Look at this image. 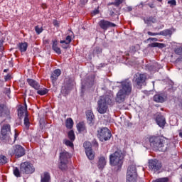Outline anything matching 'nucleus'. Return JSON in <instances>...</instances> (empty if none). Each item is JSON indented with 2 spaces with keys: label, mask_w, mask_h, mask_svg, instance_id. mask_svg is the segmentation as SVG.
Instances as JSON below:
<instances>
[{
  "label": "nucleus",
  "mask_w": 182,
  "mask_h": 182,
  "mask_svg": "<svg viewBox=\"0 0 182 182\" xmlns=\"http://www.w3.org/2000/svg\"><path fill=\"white\" fill-rule=\"evenodd\" d=\"M88 1L89 0H80V5L81 6H85V5L87 4Z\"/></svg>",
  "instance_id": "44"
},
{
  "label": "nucleus",
  "mask_w": 182,
  "mask_h": 182,
  "mask_svg": "<svg viewBox=\"0 0 182 182\" xmlns=\"http://www.w3.org/2000/svg\"><path fill=\"white\" fill-rule=\"evenodd\" d=\"M53 24L54 26H59V22L57 20H54Z\"/></svg>",
  "instance_id": "49"
},
{
  "label": "nucleus",
  "mask_w": 182,
  "mask_h": 182,
  "mask_svg": "<svg viewBox=\"0 0 182 182\" xmlns=\"http://www.w3.org/2000/svg\"><path fill=\"white\" fill-rule=\"evenodd\" d=\"M4 92L6 95H9L11 93V89L5 88Z\"/></svg>",
  "instance_id": "48"
},
{
  "label": "nucleus",
  "mask_w": 182,
  "mask_h": 182,
  "mask_svg": "<svg viewBox=\"0 0 182 182\" xmlns=\"http://www.w3.org/2000/svg\"><path fill=\"white\" fill-rule=\"evenodd\" d=\"M1 57L0 56V60H1Z\"/></svg>",
  "instance_id": "63"
},
{
  "label": "nucleus",
  "mask_w": 182,
  "mask_h": 182,
  "mask_svg": "<svg viewBox=\"0 0 182 182\" xmlns=\"http://www.w3.org/2000/svg\"><path fill=\"white\" fill-rule=\"evenodd\" d=\"M106 164H107L106 157L103 156H100L97 164L98 168H100V170H103L105 167H106Z\"/></svg>",
  "instance_id": "17"
},
{
  "label": "nucleus",
  "mask_w": 182,
  "mask_h": 182,
  "mask_svg": "<svg viewBox=\"0 0 182 182\" xmlns=\"http://www.w3.org/2000/svg\"><path fill=\"white\" fill-rule=\"evenodd\" d=\"M158 2H163V0H157Z\"/></svg>",
  "instance_id": "59"
},
{
  "label": "nucleus",
  "mask_w": 182,
  "mask_h": 182,
  "mask_svg": "<svg viewBox=\"0 0 182 182\" xmlns=\"http://www.w3.org/2000/svg\"><path fill=\"white\" fill-rule=\"evenodd\" d=\"M19 136V133H18V131L15 129V134H14V141H16V139Z\"/></svg>",
  "instance_id": "46"
},
{
  "label": "nucleus",
  "mask_w": 182,
  "mask_h": 182,
  "mask_svg": "<svg viewBox=\"0 0 182 182\" xmlns=\"http://www.w3.org/2000/svg\"><path fill=\"white\" fill-rule=\"evenodd\" d=\"M127 9H128V11H129V12H130V11L132 10V7H130V6L127 7Z\"/></svg>",
  "instance_id": "55"
},
{
  "label": "nucleus",
  "mask_w": 182,
  "mask_h": 182,
  "mask_svg": "<svg viewBox=\"0 0 182 182\" xmlns=\"http://www.w3.org/2000/svg\"><path fill=\"white\" fill-rule=\"evenodd\" d=\"M166 99L167 95L164 92L157 93L153 97L154 102H156V103H164Z\"/></svg>",
  "instance_id": "15"
},
{
  "label": "nucleus",
  "mask_w": 182,
  "mask_h": 182,
  "mask_svg": "<svg viewBox=\"0 0 182 182\" xmlns=\"http://www.w3.org/2000/svg\"><path fill=\"white\" fill-rule=\"evenodd\" d=\"M168 4H169L171 6H176V5H177V1H176V0H170L168 1Z\"/></svg>",
  "instance_id": "43"
},
{
  "label": "nucleus",
  "mask_w": 182,
  "mask_h": 182,
  "mask_svg": "<svg viewBox=\"0 0 182 182\" xmlns=\"http://www.w3.org/2000/svg\"><path fill=\"white\" fill-rule=\"evenodd\" d=\"M146 80H147V75L146 74H141L137 73L133 78V83L138 86V87H141L146 83Z\"/></svg>",
  "instance_id": "10"
},
{
  "label": "nucleus",
  "mask_w": 182,
  "mask_h": 182,
  "mask_svg": "<svg viewBox=\"0 0 182 182\" xmlns=\"http://www.w3.org/2000/svg\"><path fill=\"white\" fill-rule=\"evenodd\" d=\"M11 114V111L8 106H6V102L4 99L0 100V117L6 118Z\"/></svg>",
  "instance_id": "12"
},
{
  "label": "nucleus",
  "mask_w": 182,
  "mask_h": 182,
  "mask_svg": "<svg viewBox=\"0 0 182 182\" xmlns=\"http://www.w3.org/2000/svg\"><path fill=\"white\" fill-rule=\"evenodd\" d=\"M175 53L176 55H182V46L178 47L175 49Z\"/></svg>",
  "instance_id": "41"
},
{
  "label": "nucleus",
  "mask_w": 182,
  "mask_h": 182,
  "mask_svg": "<svg viewBox=\"0 0 182 182\" xmlns=\"http://www.w3.org/2000/svg\"><path fill=\"white\" fill-rule=\"evenodd\" d=\"M65 127L67 129H72V127H73V119H72V118H68L66 119Z\"/></svg>",
  "instance_id": "31"
},
{
  "label": "nucleus",
  "mask_w": 182,
  "mask_h": 182,
  "mask_svg": "<svg viewBox=\"0 0 182 182\" xmlns=\"http://www.w3.org/2000/svg\"><path fill=\"white\" fill-rule=\"evenodd\" d=\"M119 90L117 93L115 102L117 103H123L126 100L127 96H130L132 94V82L128 80L122 81L119 86Z\"/></svg>",
  "instance_id": "1"
},
{
  "label": "nucleus",
  "mask_w": 182,
  "mask_h": 182,
  "mask_svg": "<svg viewBox=\"0 0 182 182\" xmlns=\"http://www.w3.org/2000/svg\"><path fill=\"white\" fill-rule=\"evenodd\" d=\"M44 43H49V40H45Z\"/></svg>",
  "instance_id": "56"
},
{
  "label": "nucleus",
  "mask_w": 182,
  "mask_h": 182,
  "mask_svg": "<svg viewBox=\"0 0 182 182\" xmlns=\"http://www.w3.org/2000/svg\"><path fill=\"white\" fill-rule=\"evenodd\" d=\"M97 136L100 141H107L112 137V132L107 128H102L98 131Z\"/></svg>",
  "instance_id": "11"
},
{
  "label": "nucleus",
  "mask_w": 182,
  "mask_h": 182,
  "mask_svg": "<svg viewBox=\"0 0 182 182\" xmlns=\"http://www.w3.org/2000/svg\"><path fill=\"white\" fill-rule=\"evenodd\" d=\"M179 136L182 139V130H180L179 132Z\"/></svg>",
  "instance_id": "54"
},
{
  "label": "nucleus",
  "mask_w": 182,
  "mask_h": 182,
  "mask_svg": "<svg viewBox=\"0 0 182 182\" xmlns=\"http://www.w3.org/2000/svg\"><path fill=\"white\" fill-rule=\"evenodd\" d=\"M127 182H137V169L136 165H131L128 167Z\"/></svg>",
  "instance_id": "8"
},
{
  "label": "nucleus",
  "mask_w": 182,
  "mask_h": 182,
  "mask_svg": "<svg viewBox=\"0 0 182 182\" xmlns=\"http://www.w3.org/2000/svg\"><path fill=\"white\" fill-rule=\"evenodd\" d=\"M8 70H9L8 69H4V73H6V72H8Z\"/></svg>",
  "instance_id": "57"
},
{
  "label": "nucleus",
  "mask_w": 182,
  "mask_h": 182,
  "mask_svg": "<svg viewBox=\"0 0 182 182\" xmlns=\"http://www.w3.org/2000/svg\"><path fill=\"white\" fill-rule=\"evenodd\" d=\"M10 156H14L16 159H21L25 156V148L21 145H14L9 151Z\"/></svg>",
  "instance_id": "6"
},
{
  "label": "nucleus",
  "mask_w": 182,
  "mask_h": 182,
  "mask_svg": "<svg viewBox=\"0 0 182 182\" xmlns=\"http://www.w3.org/2000/svg\"><path fill=\"white\" fill-rule=\"evenodd\" d=\"M21 173L23 174H33L35 173V166L29 161H25L20 164Z\"/></svg>",
  "instance_id": "9"
},
{
  "label": "nucleus",
  "mask_w": 182,
  "mask_h": 182,
  "mask_svg": "<svg viewBox=\"0 0 182 182\" xmlns=\"http://www.w3.org/2000/svg\"><path fill=\"white\" fill-rule=\"evenodd\" d=\"M9 134H11V125L4 124L1 129L0 142L4 144H12V139Z\"/></svg>",
  "instance_id": "4"
},
{
  "label": "nucleus",
  "mask_w": 182,
  "mask_h": 182,
  "mask_svg": "<svg viewBox=\"0 0 182 182\" xmlns=\"http://www.w3.org/2000/svg\"><path fill=\"white\" fill-rule=\"evenodd\" d=\"M70 164H72L70 162H63L60 161L58 168L61 170V171H68L70 168Z\"/></svg>",
  "instance_id": "19"
},
{
  "label": "nucleus",
  "mask_w": 182,
  "mask_h": 182,
  "mask_svg": "<svg viewBox=\"0 0 182 182\" xmlns=\"http://www.w3.org/2000/svg\"><path fill=\"white\" fill-rule=\"evenodd\" d=\"M85 153L89 160H93V159H95V154L93 153L92 148L90 149L85 150Z\"/></svg>",
  "instance_id": "28"
},
{
  "label": "nucleus",
  "mask_w": 182,
  "mask_h": 182,
  "mask_svg": "<svg viewBox=\"0 0 182 182\" xmlns=\"http://www.w3.org/2000/svg\"><path fill=\"white\" fill-rule=\"evenodd\" d=\"M163 167V164L159 159H149L148 161V168L152 173H157L160 171Z\"/></svg>",
  "instance_id": "7"
},
{
  "label": "nucleus",
  "mask_w": 182,
  "mask_h": 182,
  "mask_svg": "<svg viewBox=\"0 0 182 182\" xmlns=\"http://www.w3.org/2000/svg\"><path fill=\"white\" fill-rule=\"evenodd\" d=\"M83 147L85 149V150H89L92 149V144L89 141H85L83 144Z\"/></svg>",
  "instance_id": "40"
},
{
  "label": "nucleus",
  "mask_w": 182,
  "mask_h": 182,
  "mask_svg": "<svg viewBox=\"0 0 182 182\" xmlns=\"http://www.w3.org/2000/svg\"><path fill=\"white\" fill-rule=\"evenodd\" d=\"M52 43H53L52 45L53 50H54V52H55L57 55H60L62 53V50H60V48L58 46V41L56 39L53 40Z\"/></svg>",
  "instance_id": "22"
},
{
  "label": "nucleus",
  "mask_w": 182,
  "mask_h": 182,
  "mask_svg": "<svg viewBox=\"0 0 182 182\" xmlns=\"http://www.w3.org/2000/svg\"><path fill=\"white\" fill-rule=\"evenodd\" d=\"M149 48H159V49H163L166 48V44L161 43H151L148 45Z\"/></svg>",
  "instance_id": "25"
},
{
  "label": "nucleus",
  "mask_w": 182,
  "mask_h": 182,
  "mask_svg": "<svg viewBox=\"0 0 182 182\" xmlns=\"http://www.w3.org/2000/svg\"><path fill=\"white\" fill-rule=\"evenodd\" d=\"M147 35H149V36H156L157 35H160V33H153L151 31H148Z\"/></svg>",
  "instance_id": "45"
},
{
  "label": "nucleus",
  "mask_w": 182,
  "mask_h": 182,
  "mask_svg": "<svg viewBox=\"0 0 182 182\" xmlns=\"http://www.w3.org/2000/svg\"><path fill=\"white\" fill-rule=\"evenodd\" d=\"M114 14V12L112 11V12L111 13V14Z\"/></svg>",
  "instance_id": "62"
},
{
  "label": "nucleus",
  "mask_w": 182,
  "mask_h": 182,
  "mask_svg": "<svg viewBox=\"0 0 182 182\" xmlns=\"http://www.w3.org/2000/svg\"><path fill=\"white\" fill-rule=\"evenodd\" d=\"M26 82L28 85H29L31 87H33V89H35V90H39L41 89V85L39 82H38V81L32 78H28Z\"/></svg>",
  "instance_id": "16"
},
{
  "label": "nucleus",
  "mask_w": 182,
  "mask_h": 182,
  "mask_svg": "<svg viewBox=\"0 0 182 182\" xmlns=\"http://www.w3.org/2000/svg\"><path fill=\"white\" fill-rule=\"evenodd\" d=\"M65 144L66 146H68L69 147H73V141H72L65 140Z\"/></svg>",
  "instance_id": "42"
},
{
  "label": "nucleus",
  "mask_w": 182,
  "mask_h": 182,
  "mask_svg": "<svg viewBox=\"0 0 182 182\" xmlns=\"http://www.w3.org/2000/svg\"><path fill=\"white\" fill-rule=\"evenodd\" d=\"M124 0H115L114 2L110 3L109 5H114V6H120Z\"/></svg>",
  "instance_id": "38"
},
{
  "label": "nucleus",
  "mask_w": 182,
  "mask_h": 182,
  "mask_svg": "<svg viewBox=\"0 0 182 182\" xmlns=\"http://www.w3.org/2000/svg\"><path fill=\"white\" fill-rule=\"evenodd\" d=\"M62 71L60 69H56L53 71L50 76V80H52L53 83H55L56 80H58L59 75H61Z\"/></svg>",
  "instance_id": "21"
},
{
  "label": "nucleus",
  "mask_w": 182,
  "mask_h": 182,
  "mask_svg": "<svg viewBox=\"0 0 182 182\" xmlns=\"http://www.w3.org/2000/svg\"><path fill=\"white\" fill-rule=\"evenodd\" d=\"M99 0H93L94 2H97Z\"/></svg>",
  "instance_id": "61"
},
{
  "label": "nucleus",
  "mask_w": 182,
  "mask_h": 182,
  "mask_svg": "<svg viewBox=\"0 0 182 182\" xmlns=\"http://www.w3.org/2000/svg\"><path fill=\"white\" fill-rule=\"evenodd\" d=\"M107 105H113V95H105L100 97V100L97 102V112L100 114H105L109 110V107Z\"/></svg>",
  "instance_id": "2"
},
{
  "label": "nucleus",
  "mask_w": 182,
  "mask_h": 182,
  "mask_svg": "<svg viewBox=\"0 0 182 182\" xmlns=\"http://www.w3.org/2000/svg\"><path fill=\"white\" fill-rule=\"evenodd\" d=\"M37 90V94L39 95L40 96H45V95H48V92H49V90L46 88H40L39 90Z\"/></svg>",
  "instance_id": "29"
},
{
  "label": "nucleus",
  "mask_w": 182,
  "mask_h": 182,
  "mask_svg": "<svg viewBox=\"0 0 182 182\" xmlns=\"http://www.w3.org/2000/svg\"><path fill=\"white\" fill-rule=\"evenodd\" d=\"M91 146L95 150H99V143L96 139L92 141Z\"/></svg>",
  "instance_id": "36"
},
{
  "label": "nucleus",
  "mask_w": 182,
  "mask_h": 182,
  "mask_svg": "<svg viewBox=\"0 0 182 182\" xmlns=\"http://www.w3.org/2000/svg\"><path fill=\"white\" fill-rule=\"evenodd\" d=\"M41 6L43 9H46V8H48V6L46 5V4H43Z\"/></svg>",
  "instance_id": "53"
},
{
  "label": "nucleus",
  "mask_w": 182,
  "mask_h": 182,
  "mask_svg": "<svg viewBox=\"0 0 182 182\" xmlns=\"http://www.w3.org/2000/svg\"><path fill=\"white\" fill-rule=\"evenodd\" d=\"M99 26L102 29L103 31H107L109 28H115L116 24L114 23H112L107 20H101L99 23Z\"/></svg>",
  "instance_id": "13"
},
{
  "label": "nucleus",
  "mask_w": 182,
  "mask_h": 182,
  "mask_svg": "<svg viewBox=\"0 0 182 182\" xmlns=\"http://www.w3.org/2000/svg\"><path fill=\"white\" fill-rule=\"evenodd\" d=\"M148 6L153 9V8H156V6H154V4H148Z\"/></svg>",
  "instance_id": "52"
},
{
  "label": "nucleus",
  "mask_w": 182,
  "mask_h": 182,
  "mask_svg": "<svg viewBox=\"0 0 182 182\" xmlns=\"http://www.w3.org/2000/svg\"><path fill=\"white\" fill-rule=\"evenodd\" d=\"M123 160H124V154L120 149L109 155V164L112 167H122L123 166Z\"/></svg>",
  "instance_id": "3"
},
{
  "label": "nucleus",
  "mask_w": 182,
  "mask_h": 182,
  "mask_svg": "<svg viewBox=\"0 0 182 182\" xmlns=\"http://www.w3.org/2000/svg\"><path fill=\"white\" fill-rule=\"evenodd\" d=\"M35 31H36L37 35H40V33H42V32H43V28L39 27V26H36Z\"/></svg>",
  "instance_id": "39"
},
{
  "label": "nucleus",
  "mask_w": 182,
  "mask_h": 182,
  "mask_svg": "<svg viewBox=\"0 0 182 182\" xmlns=\"http://www.w3.org/2000/svg\"><path fill=\"white\" fill-rule=\"evenodd\" d=\"M77 129L78 132H86V125L85 124V122H80L77 124Z\"/></svg>",
  "instance_id": "27"
},
{
  "label": "nucleus",
  "mask_w": 182,
  "mask_h": 182,
  "mask_svg": "<svg viewBox=\"0 0 182 182\" xmlns=\"http://www.w3.org/2000/svg\"><path fill=\"white\" fill-rule=\"evenodd\" d=\"M87 122L89 124H92L95 122V114L92 109H88L86 112Z\"/></svg>",
  "instance_id": "20"
},
{
  "label": "nucleus",
  "mask_w": 182,
  "mask_h": 182,
  "mask_svg": "<svg viewBox=\"0 0 182 182\" xmlns=\"http://www.w3.org/2000/svg\"><path fill=\"white\" fill-rule=\"evenodd\" d=\"M72 155L69 154V152L66 151H63L60 153V161L65 162V163H72Z\"/></svg>",
  "instance_id": "14"
},
{
  "label": "nucleus",
  "mask_w": 182,
  "mask_h": 182,
  "mask_svg": "<svg viewBox=\"0 0 182 182\" xmlns=\"http://www.w3.org/2000/svg\"><path fill=\"white\" fill-rule=\"evenodd\" d=\"M151 147L155 150L163 151V146L166 144V138L161 136H152L149 137Z\"/></svg>",
  "instance_id": "5"
},
{
  "label": "nucleus",
  "mask_w": 182,
  "mask_h": 182,
  "mask_svg": "<svg viewBox=\"0 0 182 182\" xmlns=\"http://www.w3.org/2000/svg\"><path fill=\"white\" fill-rule=\"evenodd\" d=\"M11 79V75L8 74L6 77H5V80H9Z\"/></svg>",
  "instance_id": "50"
},
{
  "label": "nucleus",
  "mask_w": 182,
  "mask_h": 182,
  "mask_svg": "<svg viewBox=\"0 0 182 182\" xmlns=\"http://www.w3.org/2000/svg\"><path fill=\"white\" fill-rule=\"evenodd\" d=\"M61 48H63V49H68V48H69V44H66V43H61Z\"/></svg>",
  "instance_id": "47"
},
{
  "label": "nucleus",
  "mask_w": 182,
  "mask_h": 182,
  "mask_svg": "<svg viewBox=\"0 0 182 182\" xmlns=\"http://www.w3.org/2000/svg\"><path fill=\"white\" fill-rule=\"evenodd\" d=\"M72 42V35L67 36L65 40L60 41V43H65V45H69Z\"/></svg>",
  "instance_id": "32"
},
{
  "label": "nucleus",
  "mask_w": 182,
  "mask_h": 182,
  "mask_svg": "<svg viewBox=\"0 0 182 182\" xmlns=\"http://www.w3.org/2000/svg\"><path fill=\"white\" fill-rule=\"evenodd\" d=\"M28 108L26 107H26H21L20 108H18V116L21 118V117H23V114L25 113V115L26 114V113H28L27 112Z\"/></svg>",
  "instance_id": "24"
},
{
  "label": "nucleus",
  "mask_w": 182,
  "mask_h": 182,
  "mask_svg": "<svg viewBox=\"0 0 182 182\" xmlns=\"http://www.w3.org/2000/svg\"><path fill=\"white\" fill-rule=\"evenodd\" d=\"M41 182H50V174L49 172H44L41 175Z\"/></svg>",
  "instance_id": "23"
},
{
  "label": "nucleus",
  "mask_w": 182,
  "mask_h": 182,
  "mask_svg": "<svg viewBox=\"0 0 182 182\" xmlns=\"http://www.w3.org/2000/svg\"><path fill=\"white\" fill-rule=\"evenodd\" d=\"M8 163V158L4 155H0V166H5Z\"/></svg>",
  "instance_id": "33"
},
{
  "label": "nucleus",
  "mask_w": 182,
  "mask_h": 182,
  "mask_svg": "<svg viewBox=\"0 0 182 182\" xmlns=\"http://www.w3.org/2000/svg\"><path fill=\"white\" fill-rule=\"evenodd\" d=\"M68 139H70L71 141H75V132H73V130H70L68 132Z\"/></svg>",
  "instance_id": "37"
},
{
  "label": "nucleus",
  "mask_w": 182,
  "mask_h": 182,
  "mask_svg": "<svg viewBox=\"0 0 182 182\" xmlns=\"http://www.w3.org/2000/svg\"><path fill=\"white\" fill-rule=\"evenodd\" d=\"M148 41H154L155 42H157L159 40L156 38H149Z\"/></svg>",
  "instance_id": "51"
},
{
  "label": "nucleus",
  "mask_w": 182,
  "mask_h": 182,
  "mask_svg": "<svg viewBox=\"0 0 182 182\" xmlns=\"http://www.w3.org/2000/svg\"><path fill=\"white\" fill-rule=\"evenodd\" d=\"M24 126L27 129H29V127L31 126V122H29V115L27 112H26V115L24 117Z\"/></svg>",
  "instance_id": "30"
},
{
  "label": "nucleus",
  "mask_w": 182,
  "mask_h": 182,
  "mask_svg": "<svg viewBox=\"0 0 182 182\" xmlns=\"http://www.w3.org/2000/svg\"><path fill=\"white\" fill-rule=\"evenodd\" d=\"M99 52H100V50L98 48L97 49V53H99Z\"/></svg>",
  "instance_id": "58"
},
{
  "label": "nucleus",
  "mask_w": 182,
  "mask_h": 182,
  "mask_svg": "<svg viewBox=\"0 0 182 182\" xmlns=\"http://www.w3.org/2000/svg\"><path fill=\"white\" fill-rule=\"evenodd\" d=\"M156 122L159 127L164 129V127L166 126V118H164L163 115L158 114L156 118Z\"/></svg>",
  "instance_id": "18"
},
{
  "label": "nucleus",
  "mask_w": 182,
  "mask_h": 182,
  "mask_svg": "<svg viewBox=\"0 0 182 182\" xmlns=\"http://www.w3.org/2000/svg\"><path fill=\"white\" fill-rule=\"evenodd\" d=\"M95 14H99V11L96 10Z\"/></svg>",
  "instance_id": "60"
},
{
  "label": "nucleus",
  "mask_w": 182,
  "mask_h": 182,
  "mask_svg": "<svg viewBox=\"0 0 182 182\" xmlns=\"http://www.w3.org/2000/svg\"><path fill=\"white\" fill-rule=\"evenodd\" d=\"M13 173L16 177H21V169L19 170V168L14 167L13 169Z\"/></svg>",
  "instance_id": "35"
},
{
  "label": "nucleus",
  "mask_w": 182,
  "mask_h": 182,
  "mask_svg": "<svg viewBox=\"0 0 182 182\" xmlns=\"http://www.w3.org/2000/svg\"><path fill=\"white\" fill-rule=\"evenodd\" d=\"M18 49L20 50V52L23 53V52H26L27 49H28V43L24 42V43H20L18 44Z\"/></svg>",
  "instance_id": "26"
},
{
  "label": "nucleus",
  "mask_w": 182,
  "mask_h": 182,
  "mask_svg": "<svg viewBox=\"0 0 182 182\" xmlns=\"http://www.w3.org/2000/svg\"><path fill=\"white\" fill-rule=\"evenodd\" d=\"M173 31L170 29L164 30L159 32V35H162L163 36H168V35H172Z\"/></svg>",
  "instance_id": "34"
}]
</instances>
